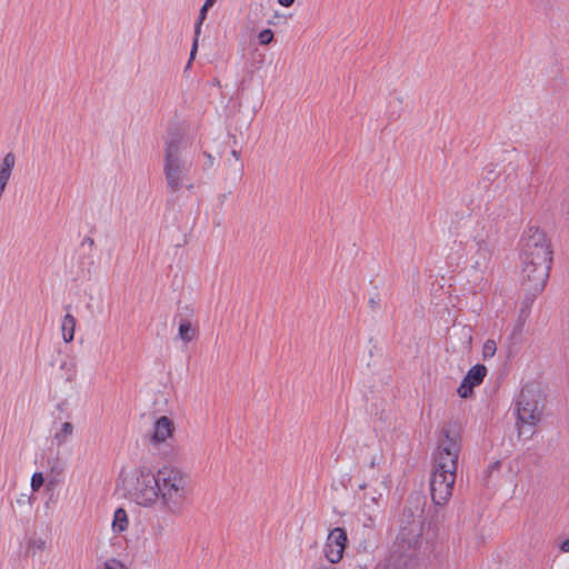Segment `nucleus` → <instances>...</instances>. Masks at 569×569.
<instances>
[{"instance_id":"1","label":"nucleus","mask_w":569,"mask_h":569,"mask_svg":"<svg viewBox=\"0 0 569 569\" xmlns=\"http://www.w3.org/2000/svg\"><path fill=\"white\" fill-rule=\"evenodd\" d=\"M461 450L462 436L460 429L456 426L442 428L432 453L430 478L431 498L437 506L447 503L452 496Z\"/></svg>"},{"instance_id":"2","label":"nucleus","mask_w":569,"mask_h":569,"mask_svg":"<svg viewBox=\"0 0 569 569\" xmlns=\"http://www.w3.org/2000/svg\"><path fill=\"white\" fill-rule=\"evenodd\" d=\"M521 284L532 300L549 278L552 262L550 241L538 227H528L520 241Z\"/></svg>"},{"instance_id":"3","label":"nucleus","mask_w":569,"mask_h":569,"mask_svg":"<svg viewBox=\"0 0 569 569\" xmlns=\"http://www.w3.org/2000/svg\"><path fill=\"white\" fill-rule=\"evenodd\" d=\"M158 480L160 510L170 516L181 515L192 493L189 475L177 467L164 466L158 469Z\"/></svg>"},{"instance_id":"4","label":"nucleus","mask_w":569,"mask_h":569,"mask_svg":"<svg viewBox=\"0 0 569 569\" xmlns=\"http://www.w3.org/2000/svg\"><path fill=\"white\" fill-rule=\"evenodd\" d=\"M416 508H408L403 511L399 532L392 546V551L405 557L411 558L413 562L420 563V551L423 545L425 517L423 509L426 505L423 496H417Z\"/></svg>"},{"instance_id":"5","label":"nucleus","mask_w":569,"mask_h":569,"mask_svg":"<svg viewBox=\"0 0 569 569\" xmlns=\"http://www.w3.org/2000/svg\"><path fill=\"white\" fill-rule=\"evenodd\" d=\"M184 149L186 142L180 133H170L166 139L163 174L167 188L171 192H178L182 188L188 190L193 188V184L190 182L192 161L184 156Z\"/></svg>"},{"instance_id":"6","label":"nucleus","mask_w":569,"mask_h":569,"mask_svg":"<svg viewBox=\"0 0 569 569\" xmlns=\"http://www.w3.org/2000/svg\"><path fill=\"white\" fill-rule=\"evenodd\" d=\"M546 397L533 383L526 385L516 401V426L519 437L530 438L535 428L542 420Z\"/></svg>"},{"instance_id":"7","label":"nucleus","mask_w":569,"mask_h":569,"mask_svg":"<svg viewBox=\"0 0 569 569\" xmlns=\"http://www.w3.org/2000/svg\"><path fill=\"white\" fill-rule=\"evenodd\" d=\"M158 470L140 466L123 480V486L131 501L143 508H153L159 502Z\"/></svg>"},{"instance_id":"8","label":"nucleus","mask_w":569,"mask_h":569,"mask_svg":"<svg viewBox=\"0 0 569 569\" xmlns=\"http://www.w3.org/2000/svg\"><path fill=\"white\" fill-rule=\"evenodd\" d=\"M347 543V532L342 528L332 529L323 548L325 557L331 563H338L343 556Z\"/></svg>"},{"instance_id":"9","label":"nucleus","mask_w":569,"mask_h":569,"mask_svg":"<svg viewBox=\"0 0 569 569\" xmlns=\"http://www.w3.org/2000/svg\"><path fill=\"white\" fill-rule=\"evenodd\" d=\"M487 372V367L483 365L471 367L458 388V395L465 399L469 398L472 395L473 388L482 383Z\"/></svg>"},{"instance_id":"10","label":"nucleus","mask_w":569,"mask_h":569,"mask_svg":"<svg viewBox=\"0 0 569 569\" xmlns=\"http://www.w3.org/2000/svg\"><path fill=\"white\" fill-rule=\"evenodd\" d=\"M476 247L473 259V268L481 270L486 268L490 261L492 253V246L485 234H478L473 238Z\"/></svg>"},{"instance_id":"11","label":"nucleus","mask_w":569,"mask_h":569,"mask_svg":"<svg viewBox=\"0 0 569 569\" xmlns=\"http://www.w3.org/2000/svg\"><path fill=\"white\" fill-rule=\"evenodd\" d=\"M173 430L174 427L171 419H169L166 416H162L158 418L153 425V431L150 437V441L153 445L162 443L172 436Z\"/></svg>"},{"instance_id":"12","label":"nucleus","mask_w":569,"mask_h":569,"mask_svg":"<svg viewBox=\"0 0 569 569\" xmlns=\"http://www.w3.org/2000/svg\"><path fill=\"white\" fill-rule=\"evenodd\" d=\"M419 567L418 563L413 562L411 558H405L393 551H391L390 556L377 563L373 569H417Z\"/></svg>"},{"instance_id":"13","label":"nucleus","mask_w":569,"mask_h":569,"mask_svg":"<svg viewBox=\"0 0 569 569\" xmlns=\"http://www.w3.org/2000/svg\"><path fill=\"white\" fill-rule=\"evenodd\" d=\"M73 430L74 428L71 422H62L58 427H54L52 439L58 447L63 446L73 435Z\"/></svg>"},{"instance_id":"14","label":"nucleus","mask_w":569,"mask_h":569,"mask_svg":"<svg viewBox=\"0 0 569 569\" xmlns=\"http://www.w3.org/2000/svg\"><path fill=\"white\" fill-rule=\"evenodd\" d=\"M77 320L71 313H67L61 321L62 339L66 343L74 339Z\"/></svg>"},{"instance_id":"15","label":"nucleus","mask_w":569,"mask_h":569,"mask_svg":"<svg viewBox=\"0 0 569 569\" xmlns=\"http://www.w3.org/2000/svg\"><path fill=\"white\" fill-rule=\"evenodd\" d=\"M197 333L198 330L196 327L192 326L190 320H180L178 336L184 343L192 341L197 337Z\"/></svg>"},{"instance_id":"16","label":"nucleus","mask_w":569,"mask_h":569,"mask_svg":"<svg viewBox=\"0 0 569 569\" xmlns=\"http://www.w3.org/2000/svg\"><path fill=\"white\" fill-rule=\"evenodd\" d=\"M129 518L128 513L123 508H118L113 513L112 530L121 533L128 529Z\"/></svg>"},{"instance_id":"17","label":"nucleus","mask_w":569,"mask_h":569,"mask_svg":"<svg viewBox=\"0 0 569 569\" xmlns=\"http://www.w3.org/2000/svg\"><path fill=\"white\" fill-rule=\"evenodd\" d=\"M208 8L206 6L202 4L201 9H200V12H199V18H198V21L194 26V40H193V44H192V49H191V58H193L196 51H197V47H198V37L200 34V31H201V26L203 23V21L206 20L207 18V13H208Z\"/></svg>"},{"instance_id":"18","label":"nucleus","mask_w":569,"mask_h":569,"mask_svg":"<svg viewBox=\"0 0 569 569\" xmlns=\"http://www.w3.org/2000/svg\"><path fill=\"white\" fill-rule=\"evenodd\" d=\"M497 352V343L492 339H488L482 347V358L485 360L492 358Z\"/></svg>"},{"instance_id":"19","label":"nucleus","mask_w":569,"mask_h":569,"mask_svg":"<svg viewBox=\"0 0 569 569\" xmlns=\"http://www.w3.org/2000/svg\"><path fill=\"white\" fill-rule=\"evenodd\" d=\"M14 163H16V157L12 152H8L3 159H2V164H1V171H4V172H8V173H11L13 167H14Z\"/></svg>"},{"instance_id":"20","label":"nucleus","mask_w":569,"mask_h":569,"mask_svg":"<svg viewBox=\"0 0 569 569\" xmlns=\"http://www.w3.org/2000/svg\"><path fill=\"white\" fill-rule=\"evenodd\" d=\"M49 466H50V470L51 472L57 476V477H60L63 471H64V465L62 461H60L59 458H54V459H51L48 461Z\"/></svg>"},{"instance_id":"21","label":"nucleus","mask_w":569,"mask_h":569,"mask_svg":"<svg viewBox=\"0 0 569 569\" xmlns=\"http://www.w3.org/2000/svg\"><path fill=\"white\" fill-rule=\"evenodd\" d=\"M258 39L260 44H269L273 40V32L270 29H263L259 32Z\"/></svg>"},{"instance_id":"22","label":"nucleus","mask_w":569,"mask_h":569,"mask_svg":"<svg viewBox=\"0 0 569 569\" xmlns=\"http://www.w3.org/2000/svg\"><path fill=\"white\" fill-rule=\"evenodd\" d=\"M44 482L43 475L41 472H34L31 477V489L38 491Z\"/></svg>"},{"instance_id":"23","label":"nucleus","mask_w":569,"mask_h":569,"mask_svg":"<svg viewBox=\"0 0 569 569\" xmlns=\"http://www.w3.org/2000/svg\"><path fill=\"white\" fill-rule=\"evenodd\" d=\"M104 569H129L122 561L111 558L104 562Z\"/></svg>"},{"instance_id":"24","label":"nucleus","mask_w":569,"mask_h":569,"mask_svg":"<svg viewBox=\"0 0 569 569\" xmlns=\"http://www.w3.org/2000/svg\"><path fill=\"white\" fill-rule=\"evenodd\" d=\"M363 526L367 528H373L376 526V516L369 515L368 519L363 521Z\"/></svg>"},{"instance_id":"25","label":"nucleus","mask_w":569,"mask_h":569,"mask_svg":"<svg viewBox=\"0 0 569 569\" xmlns=\"http://www.w3.org/2000/svg\"><path fill=\"white\" fill-rule=\"evenodd\" d=\"M10 176H11V173L0 170V183L4 184L7 187Z\"/></svg>"},{"instance_id":"26","label":"nucleus","mask_w":569,"mask_h":569,"mask_svg":"<svg viewBox=\"0 0 569 569\" xmlns=\"http://www.w3.org/2000/svg\"><path fill=\"white\" fill-rule=\"evenodd\" d=\"M559 549L561 552H565V553H568L569 552V538L563 540L560 545H559Z\"/></svg>"},{"instance_id":"27","label":"nucleus","mask_w":569,"mask_h":569,"mask_svg":"<svg viewBox=\"0 0 569 569\" xmlns=\"http://www.w3.org/2000/svg\"><path fill=\"white\" fill-rule=\"evenodd\" d=\"M203 154H204V157L207 158L206 166H207V167H209V168H211V167L213 166V163H214V158H213V157H212V154H211V153H209V152H204Z\"/></svg>"},{"instance_id":"28","label":"nucleus","mask_w":569,"mask_h":569,"mask_svg":"<svg viewBox=\"0 0 569 569\" xmlns=\"http://www.w3.org/2000/svg\"><path fill=\"white\" fill-rule=\"evenodd\" d=\"M563 217H565L566 221L569 223V198H567V200H566V204L563 208Z\"/></svg>"},{"instance_id":"29","label":"nucleus","mask_w":569,"mask_h":569,"mask_svg":"<svg viewBox=\"0 0 569 569\" xmlns=\"http://www.w3.org/2000/svg\"><path fill=\"white\" fill-rule=\"evenodd\" d=\"M382 499V495L379 493L378 496L376 495H372L369 497V500L371 501V503L376 505V506H379V500Z\"/></svg>"},{"instance_id":"30","label":"nucleus","mask_w":569,"mask_h":569,"mask_svg":"<svg viewBox=\"0 0 569 569\" xmlns=\"http://www.w3.org/2000/svg\"><path fill=\"white\" fill-rule=\"evenodd\" d=\"M278 2L280 6L288 8L293 4L295 0H278Z\"/></svg>"},{"instance_id":"31","label":"nucleus","mask_w":569,"mask_h":569,"mask_svg":"<svg viewBox=\"0 0 569 569\" xmlns=\"http://www.w3.org/2000/svg\"><path fill=\"white\" fill-rule=\"evenodd\" d=\"M217 0H206L203 6H206L208 9H210Z\"/></svg>"},{"instance_id":"32","label":"nucleus","mask_w":569,"mask_h":569,"mask_svg":"<svg viewBox=\"0 0 569 569\" xmlns=\"http://www.w3.org/2000/svg\"><path fill=\"white\" fill-rule=\"evenodd\" d=\"M231 156L237 160L239 161L240 160V152L237 151V150H232L231 151Z\"/></svg>"},{"instance_id":"33","label":"nucleus","mask_w":569,"mask_h":569,"mask_svg":"<svg viewBox=\"0 0 569 569\" xmlns=\"http://www.w3.org/2000/svg\"><path fill=\"white\" fill-rule=\"evenodd\" d=\"M83 242L88 243L90 247L94 244V240L90 237L86 238Z\"/></svg>"},{"instance_id":"34","label":"nucleus","mask_w":569,"mask_h":569,"mask_svg":"<svg viewBox=\"0 0 569 569\" xmlns=\"http://www.w3.org/2000/svg\"><path fill=\"white\" fill-rule=\"evenodd\" d=\"M369 303L372 308H375L378 305V300L376 298H370Z\"/></svg>"},{"instance_id":"35","label":"nucleus","mask_w":569,"mask_h":569,"mask_svg":"<svg viewBox=\"0 0 569 569\" xmlns=\"http://www.w3.org/2000/svg\"><path fill=\"white\" fill-rule=\"evenodd\" d=\"M499 467H500V462H499V461H496V462H493V463L491 465V467H490V468H491V470H495V469H499Z\"/></svg>"},{"instance_id":"36","label":"nucleus","mask_w":569,"mask_h":569,"mask_svg":"<svg viewBox=\"0 0 569 569\" xmlns=\"http://www.w3.org/2000/svg\"><path fill=\"white\" fill-rule=\"evenodd\" d=\"M4 189H6V186L0 183V197L2 196Z\"/></svg>"},{"instance_id":"37","label":"nucleus","mask_w":569,"mask_h":569,"mask_svg":"<svg viewBox=\"0 0 569 569\" xmlns=\"http://www.w3.org/2000/svg\"><path fill=\"white\" fill-rule=\"evenodd\" d=\"M398 117H399V112L398 113H395V112L392 113V119L393 120L398 119Z\"/></svg>"}]
</instances>
